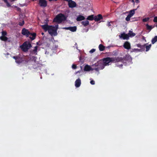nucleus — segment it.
<instances>
[{
	"label": "nucleus",
	"instance_id": "35",
	"mask_svg": "<svg viewBox=\"0 0 157 157\" xmlns=\"http://www.w3.org/2000/svg\"><path fill=\"white\" fill-rule=\"evenodd\" d=\"M24 24V21L23 20L21 22H19V25L20 26H23Z\"/></svg>",
	"mask_w": 157,
	"mask_h": 157
},
{
	"label": "nucleus",
	"instance_id": "38",
	"mask_svg": "<svg viewBox=\"0 0 157 157\" xmlns=\"http://www.w3.org/2000/svg\"><path fill=\"white\" fill-rule=\"evenodd\" d=\"M153 21L154 22H157V17H154Z\"/></svg>",
	"mask_w": 157,
	"mask_h": 157
},
{
	"label": "nucleus",
	"instance_id": "14",
	"mask_svg": "<svg viewBox=\"0 0 157 157\" xmlns=\"http://www.w3.org/2000/svg\"><path fill=\"white\" fill-rule=\"evenodd\" d=\"M123 59V63L126 62V61H130L132 60V57L129 56H126L125 57L122 58Z\"/></svg>",
	"mask_w": 157,
	"mask_h": 157
},
{
	"label": "nucleus",
	"instance_id": "24",
	"mask_svg": "<svg viewBox=\"0 0 157 157\" xmlns=\"http://www.w3.org/2000/svg\"><path fill=\"white\" fill-rule=\"evenodd\" d=\"M128 34L129 37H133L136 35V34L133 33L132 31L131 30L129 31Z\"/></svg>",
	"mask_w": 157,
	"mask_h": 157
},
{
	"label": "nucleus",
	"instance_id": "48",
	"mask_svg": "<svg viewBox=\"0 0 157 157\" xmlns=\"http://www.w3.org/2000/svg\"><path fill=\"white\" fill-rule=\"evenodd\" d=\"M142 39L144 40L145 41H146V40L145 39V37L144 36H142Z\"/></svg>",
	"mask_w": 157,
	"mask_h": 157
},
{
	"label": "nucleus",
	"instance_id": "19",
	"mask_svg": "<svg viewBox=\"0 0 157 157\" xmlns=\"http://www.w3.org/2000/svg\"><path fill=\"white\" fill-rule=\"evenodd\" d=\"M85 19V18L83 16L81 15H79L77 17L76 20L78 21L84 20Z\"/></svg>",
	"mask_w": 157,
	"mask_h": 157
},
{
	"label": "nucleus",
	"instance_id": "33",
	"mask_svg": "<svg viewBox=\"0 0 157 157\" xmlns=\"http://www.w3.org/2000/svg\"><path fill=\"white\" fill-rule=\"evenodd\" d=\"M150 18L149 17H147L144 18L143 19L142 21L143 22H146L147 21L149 20Z\"/></svg>",
	"mask_w": 157,
	"mask_h": 157
},
{
	"label": "nucleus",
	"instance_id": "49",
	"mask_svg": "<svg viewBox=\"0 0 157 157\" xmlns=\"http://www.w3.org/2000/svg\"><path fill=\"white\" fill-rule=\"evenodd\" d=\"M57 0H49V1H50V2H51V1H57Z\"/></svg>",
	"mask_w": 157,
	"mask_h": 157
},
{
	"label": "nucleus",
	"instance_id": "10",
	"mask_svg": "<svg viewBox=\"0 0 157 157\" xmlns=\"http://www.w3.org/2000/svg\"><path fill=\"white\" fill-rule=\"evenodd\" d=\"M120 38H122L124 40H128L129 39V36L128 34H125V33H121L119 36Z\"/></svg>",
	"mask_w": 157,
	"mask_h": 157
},
{
	"label": "nucleus",
	"instance_id": "20",
	"mask_svg": "<svg viewBox=\"0 0 157 157\" xmlns=\"http://www.w3.org/2000/svg\"><path fill=\"white\" fill-rule=\"evenodd\" d=\"M22 57H20L19 56L18 57L17 60L16 61V62L17 63H20L23 62V60Z\"/></svg>",
	"mask_w": 157,
	"mask_h": 157
},
{
	"label": "nucleus",
	"instance_id": "27",
	"mask_svg": "<svg viewBox=\"0 0 157 157\" xmlns=\"http://www.w3.org/2000/svg\"><path fill=\"white\" fill-rule=\"evenodd\" d=\"M157 41V36H155L151 40V43L152 44H154Z\"/></svg>",
	"mask_w": 157,
	"mask_h": 157
},
{
	"label": "nucleus",
	"instance_id": "2",
	"mask_svg": "<svg viewBox=\"0 0 157 157\" xmlns=\"http://www.w3.org/2000/svg\"><path fill=\"white\" fill-rule=\"evenodd\" d=\"M32 47V45L29 41H26L20 46V48L22 51L27 52L28 50Z\"/></svg>",
	"mask_w": 157,
	"mask_h": 157
},
{
	"label": "nucleus",
	"instance_id": "54",
	"mask_svg": "<svg viewBox=\"0 0 157 157\" xmlns=\"http://www.w3.org/2000/svg\"><path fill=\"white\" fill-rule=\"evenodd\" d=\"M33 1H34L35 0H33Z\"/></svg>",
	"mask_w": 157,
	"mask_h": 157
},
{
	"label": "nucleus",
	"instance_id": "37",
	"mask_svg": "<svg viewBox=\"0 0 157 157\" xmlns=\"http://www.w3.org/2000/svg\"><path fill=\"white\" fill-rule=\"evenodd\" d=\"M113 23V21H111L110 22H108V23L107 24V26L108 27H109L111 26V23Z\"/></svg>",
	"mask_w": 157,
	"mask_h": 157
},
{
	"label": "nucleus",
	"instance_id": "4",
	"mask_svg": "<svg viewBox=\"0 0 157 157\" xmlns=\"http://www.w3.org/2000/svg\"><path fill=\"white\" fill-rule=\"evenodd\" d=\"M58 25H56L55 26H50V28H49L48 31L49 33L52 35L56 36L57 34V31L58 29Z\"/></svg>",
	"mask_w": 157,
	"mask_h": 157
},
{
	"label": "nucleus",
	"instance_id": "16",
	"mask_svg": "<svg viewBox=\"0 0 157 157\" xmlns=\"http://www.w3.org/2000/svg\"><path fill=\"white\" fill-rule=\"evenodd\" d=\"M75 86L76 87H79L81 84V80L79 78L77 79L75 81Z\"/></svg>",
	"mask_w": 157,
	"mask_h": 157
},
{
	"label": "nucleus",
	"instance_id": "50",
	"mask_svg": "<svg viewBox=\"0 0 157 157\" xmlns=\"http://www.w3.org/2000/svg\"><path fill=\"white\" fill-rule=\"evenodd\" d=\"M139 2V0H136V2Z\"/></svg>",
	"mask_w": 157,
	"mask_h": 157
},
{
	"label": "nucleus",
	"instance_id": "40",
	"mask_svg": "<svg viewBox=\"0 0 157 157\" xmlns=\"http://www.w3.org/2000/svg\"><path fill=\"white\" fill-rule=\"evenodd\" d=\"M95 51V49H91L90 51V53H93Z\"/></svg>",
	"mask_w": 157,
	"mask_h": 157
},
{
	"label": "nucleus",
	"instance_id": "8",
	"mask_svg": "<svg viewBox=\"0 0 157 157\" xmlns=\"http://www.w3.org/2000/svg\"><path fill=\"white\" fill-rule=\"evenodd\" d=\"M38 4L41 7H46L47 5V2L46 0H39Z\"/></svg>",
	"mask_w": 157,
	"mask_h": 157
},
{
	"label": "nucleus",
	"instance_id": "42",
	"mask_svg": "<svg viewBox=\"0 0 157 157\" xmlns=\"http://www.w3.org/2000/svg\"><path fill=\"white\" fill-rule=\"evenodd\" d=\"M142 45L140 44H137V46L139 48H141L142 47Z\"/></svg>",
	"mask_w": 157,
	"mask_h": 157
},
{
	"label": "nucleus",
	"instance_id": "21",
	"mask_svg": "<svg viewBox=\"0 0 157 157\" xmlns=\"http://www.w3.org/2000/svg\"><path fill=\"white\" fill-rule=\"evenodd\" d=\"M84 70L85 71H90L91 70V67L90 66L86 65L85 66Z\"/></svg>",
	"mask_w": 157,
	"mask_h": 157
},
{
	"label": "nucleus",
	"instance_id": "23",
	"mask_svg": "<svg viewBox=\"0 0 157 157\" xmlns=\"http://www.w3.org/2000/svg\"><path fill=\"white\" fill-rule=\"evenodd\" d=\"M87 19L90 21H92L93 20H94V17L93 15L89 16L87 17Z\"/></svg>",
	"mask_w": 157,
	"mask_h": 157
},
{
	"label": "nucleus",
	"instance_id": "12",
	"mask_svg": "<svg viewBox=\"0 0 157 157\" xmlns=\"http://www.w3.org/2000/svg\"><path fill=\"white\" fill-rule=\"evenodd\" d=\"M124 47L128 50L131 49V45L130 43L128 41H126L124 42Z\"/></svg>",
	"mask_w": 157,
	"mask_h": 157
},
{
	"label": "nucleus",
	"instance_id": "44",
	"mask_svg": "<svg viewBox=\"0 0 157 157\" xmlns=\"http://www.w3.org/2000/svg\"><path fill=\"white\" fill-rule=\"evenodd\" d=\"M136 52H141V49H136Z\"/></svg>",
	"mask_w": 157,
	"mask_h": 157
},
{
	"label": "nucleus",
	"instance_id": "26",
	"mask_svg": "<svg viewBox=\"0 0 157 157\" xmlns=\"http://www.w3.org/2000/svg\"><path fill=\"white\" fill-rule=\"evenodd\" d=\"M89 21H83L81 22V24L84 26H86L89 25Z\"/></svg>",
	"mask_w": 157,
	"mask_h": 157
},
{
	"label": "nucleus",
	"instance_id": "32",
	"mask_svg": "<svg viewBox=\"0 0 157 157\" xmlns=\"http://www.w3.org/2000/svg\"><path fill=\"white\" fill-rule=\"evenodd\" d=\"M146 44H144L143 45H142V47H141V51H144L145 50V45H146Z\"/></svg>",
	"mask_w": 157,
	"mask_h": 157
},
{
	"label": "nucleus",
	"instance_id": "5",
	"mask_svg": "<svg viewBox=\"0 0 157 157\" xmlns=\"http://www.w3.org/2000/svg\"><path fill=\"white\" fill-rule=\"evenodd\" d=\"M94 65L97 66V67L94 69V70L97 71L103 69L105 67L103 63L100 62H98L97 63H95Z\"/></svg>",
	"mask_w": 157,
	"mask_h": 157
},
{
	"label": "nucleus",
	"instance_id": "47",
	"mask_svg": "<svg viewBox=\"0 0 157 157\" xmlns=\"http://www.w3.org/2000/svg\"><path fill=\"white\" fill-rule=\"evenodd\" d=\"M129 1L133 3H134L135 2L134 0H129Z\"/></svg>",
	"mask_w": 157,
	"mask_h": 157
},
{
	"label": "nucleus",
	"instance_id": "13",
	"mask_svg": "<svg viewBox=\"0 0 157 157\" xmlns=\"http://www.w3.org/2000/svg\"><path fill=\"white\" fill-rule=\"evenodd\" d=\"M23 60V63L26 64L28 63L30 60V58L28 56H24L22 57Z\"/></svg>",
	"mask_w": 157,
	"mask_h": 157
},
{
	"label": "nucleus",
	"instance_id": "29",
	"mask_svg": "<svg viewBox=\"0 0 157 157\" xmlns=\"http://www.w3.org/2000/svg\"><path fill=\"white\" fill-rule=\"evenodd\" d=\"M151 44H149L148 45H145V48H146V51H148L150 49V48L151 47Z\"/></svg>",
	"mask_w": 157,
	"mask_h": 157
},
{
	"label": "nucleus",
	"instance_id": "7",
	"mask_svg": "<svg viewBox=\"0 0 157 157\" xmlns=\"http://www.w3.org/2000/svg\"><path fill=\"white\" fill-rule=\"evenodd\" d=\"M103 63L105 66L109 65V63L111 62V58L110 57H107L102 59Z\"/></svg>",
	"mask_w": 157,
	"mask_h": 157
},
{
	"label": "nucleus",
	"instance_id": "46",
	"mask_svg": "<svg viewBox=\"0 0 157 157\" xmlns=\"http://www.w3.org/2000/svg\"><path fill=\"white\" fill-rule=\"evenodd\" d=\"M136 48H134V49H132V52H136Z\"/></svg>",
	"mask_w": 157,
	"mask_h": 157
},
{
	"label": "nucleus",
	"instance_id": "34",
	"mask_svg": "<svg viewBox=\"0 0 157 157\" xmlns=\"http://www.w3.org/2000/svg\"><path fill=\"white\" fill-rule=\"evenodd\" d=\"M131 17L130 16H129V15H128L127 17L125 18L126 20L127 21H130V18Z\"/></svg>",
	"mask_w": 157,
	"mask_h": 157
},
{
	"label": "nucleus",
	"instance_id": "18",
	"mask_svg": "<svg viewBox=\"0 0 157 157\" xmlns=\"http://www.w3.org/2000/svg\"><path fill=\"white\" fill-rule=\"evenodd\" d=\"M38 47L37 46L34 47V49L33 50L30 51V52L32 54H34L36 55L37 54V50Z\"/></svg>",
	"mask_w": 157,
	"mask_h": 157
},
{
	"label": "nucleus",
	"instance_id": "28",
	"mask_svg": "<svg viewBox=\"0 0 157 157\" xmlns=\"http://www.w3.org/2000/svg\"><path fill=\"white\" fill-rule=\"evenodd\" d=\"M135 10H131L128 15L132 17L135 14Z\"/></svg>",
	"mask_w": 157,
	"mask_h": 157
},
{
	"label": "nucleus",
	"instance_id": "43",
	"mask_svg": "<svg viewBox=\"0 0 157 157\" xmlns=\"http://www.w3.org/2000/svg\"><path fill=\"white\" fill-rule=\"evenodd\" d=\"M18 56H13V58L15 59V61L17 60V58H18Z\"/></svg>",
	"mask_w": 157,
	"mask_h": 157
},
{
	"label": "nucleus",
	"instance_id": "25",
	"mask_svg": "<svg viewBox=\"0 0 157 157\" xmlns=\"http://www.w3.org/2000/svg\"><path fill=\"white\" fill-rule=\"evenodd\" d=\"M117 62H121L123 63V59L122 57H115Z\"/></svg>",
	"mask_w": 157,
	"mask_h": 157
},
{
	"label": "nucleus",
	"instance_id": "1",
	"mask_svg": "<svg viewBox=\"0 0 157 157\" xmlns=\"http://www.w3.org/2000/svg\"><path fill=\"white\" fill-rule=\"evenodd\" d=\"M21 33L23 35L25 36L26 37H28L30 35L32 36V37L30 36L29 37L32 40H34L36 36V33H31L28 29L25 28L22 29Z\"/></svg>",
	"mask_w": 157,
	"mask_h": 157
},
{
	"label": "nucleus",
	"instance_id": "3",
	"mask_svg": "<svg viewBox=\"0 0 157 157\" xmlns=\"http://www.w3.org/2000/svg\"><path fill=\"white\" fill-rule=\"evenodd\" d=\"M67 17L62 13H59L54 18L53 21L56 22L58 23H61L63 21L66 20Z\"/></svg>",
	"mask_w": 157,
	"mask_h": 157
},
{
	"label": "nucleus",
	"instance_id": "45",
	"mask_svg": "<svg viewBox=\"0 0 157 157\" xmlns=\"http://www.w3.org/2000/svg\"><path fill=\"white\" fill-rule=\"evenodd\" d=\"M117 67H122L123 66V65H122V64H121L119 65H117Z\"/></svg>",
	"mask_w": 157,
	"mask_h": 157
},
{
	"label": "nucleus",
	"instance_id": "30",
	"mask_svg": "<svg viewBox=\"0 0 157 157\" xmlns=\"http://www.w3.org/2000/svg\"><path fill=\"white\" fill-rule=\"evenodd\" d=\"M111 62L113 63H117V61L116 57H111Z\"/></svg>",
	"mask_w": 157,
	"mask_h": 157
},
{
	"label": "nucleus",
	"instance_id": "52",
	"mask_svg": "<svg viewBox=\"0 0 157 157\" xmlns=\"http://www.w3.org/2000/svg\"><path fill=\"white\" fill-rule=\"evenodd\" d=\"M41 34L43 35L44 34V33H41Z\"/></svg>",
	"mask_w": 157,
	"mask_h": 157
},
{
	"label": "nucleus",
	"instance_id": "53",
	"mask_svg": "<svg viewBox=\"0 0 157 157\" xmlns=\"http://www.w3.org/2000/svg\"><path fill=\"white\" fill-rule=\"evenodd\" d=\"M78 72L79 73V72H80V71H78L77 72V73H78Z\"/></svg>",
	"mask_w": 157,
	"mask_h": 157
},
{
	"label": "nucleus",
	"instance_id": "6",
	"mask_svg": "<svg viewBox=\"0 0 157 157\" xmlns=\"http://www.w3.org/2000/svg\"><path fill=\"white\" fill-rule=\"evenodd\" d=\"M7 35V32L5 31H2V36L0 37V39L2 41H7L8 39V38L6 36Z\"/></svg>",
	"mask_w": 157,
	"mask_h": 157
},
{
	"label": "nucleus",
	"instance_id": "17",
	"mask_svg": "<svg viewBox=\"0 0 157 157\" xmlns=\"http://www.w3.org/2000/svg\"><path fill=\"white\" fill-rule=\"evenodd\" d=\"M41 27L45 31H48L49 28H50V26H48V24H47L42 25Z\"/></svg>",
	"mask_w": 157,
	"mask_h": 157
},
{
	"label": "nucleus",
	"instance_id": "41",
	"mask_svg": "<svg viewBox=\"0 0 157 157\" xmlns=\"http://www.w3.org/2000/svg\"><path fill=\"white\" fill-rule=\"evenodd\" d=\"M90 83L92 85H94L95 84V82L94 80H91L90 81Z\"/></svg>",
	"mask_w": 157,
	"mask_h": 157
},
{
	"label": "nucleus",
	"instance_id": "22",
	"mask_svg": "<svg viewBox=\"0 0 157 157\" xmlns=\"http://www.w3.org/2000/svg\"><path fill=\"white\" fill-rule=\"evenodd\" d=\"M98 48L100 51H102L105 49V47L102 44H100L99 45Z\"/></svg>",
	"mask_w": 157,
	"mask_h": 157
},
{
	"label": "nucleus",
	"instance_id": "15",
	"mask_svg": "<svg viewBox=\"0 0 157 157\" xmlns=\"http://www.w3.org/2000/svg\"><path fill=\"white\" fill-rule=\"evenodd\" d=\"M103 18L102 15L101 14H99L97 16H94V20L96 21H98Z\"/></svg>",
	"mask_w": 157,
	"mask_h": 157
},
{
	"label": "nucleus",
	"instance_id": "31",
	"mask_svg": "<svg viewBox=\"0 0 157 157\" xmlns=\"http://www.w3.org/2000/svg\"><path fill=\"white\" fill-rule=\"evenodd\" d=\"M146 28L147 30H149L150 31L152 29V28H151V25H149L148 24H147L146 25Z\"/></svg>",
	"mask_w": 157,
	"mask_h": 157
},
{
	"label": "nucleus",
	"instance_id": "39",
	"mask_svg": "<svg viewBox=\"0 0 157 157\" xmlns=\"http://www.w3.org/2000/svg\"><path fill=\"white\" fill-rule=\"evenodd\" d=\"M72 67V68L74 69H76L77 67L76 65L75 64H73Z\"/></svg>",
	"mask_w": 157,
	"mask_h": 157
},
{
	"label": "nucleus",
	"instance_id": "36",
	"mask_svg": "<svg viewBox=\"0 0 157 157\" xmlns=\"http://www.w3.org/2000/svg\"><path fill=\"white\" fill-rule=\"evenodd\" d=\"M5 2L6 3V5L8 7L10 6L11 5L8 2L7 0H6L5 1Z\"/></svg>",
	"mask_w": 157,
	"mask_h": 157
},
{
	"label": "nucleus",
	"instance_id": "11",
	"mask_svg": "<svg viewBox=\"0 0 157 157\" xmlns=\"http://www.w3.org/2000/svg\"><path fill=\"white\" fill-rule=\"evenodd\" d=\"M63 29H66V30H70L72 32H75L77 30V27L76 26H73V27H65L63 28Z\"/></svg>",
	"mask_w": 157,
	"mask_h": 157
},
{
	"label": "nucleus",
	"instance_id": "9",
	"mask_svg": "<svg viewBox=\"0 0 157 157\" xmlns=\"http://www.w3.org/2000/svg\"><path fill=\"white\" fill-rule=\"evenodd\" d=\"M68 6L69 8H73L76 6L77 4L74 1L70 0L68 2Z\"/></svg>",
	"mask_w": 157,
	"mask_h": 157
},
{
	"label": "nucleus",
	"instance_id": "51",
	"mask_svg": "<svg viewBox=\"0 0 157 157\" xmlns=\"http://www.w3.org/2000/svg\"><path fill=\"white\" fill-rule=\"evenodd\" d=\"M154 26H152L151 25V28H152V29H153L154 28Z\"/></svg>",
	"mask_w": 157,
	"mask_h": 157
}]
</instances>
